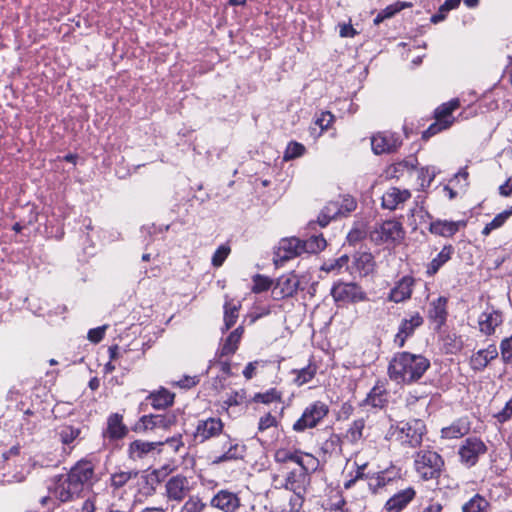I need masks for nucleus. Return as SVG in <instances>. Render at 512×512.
Instances as JSON below:
<instances>
[{
	"instance_id": "obj_1",
	"label": "nucleus",
	"mask_w": 512,
	"mask_h": 512,
	"mask_svg": "<svg viewBox=\"0 0 512 512\" xmlns=\"http://www.w3.org/2000/svg\"><path fill=\"white\" fill-rule=\"evenodd\" d=\"M430 366V360L422 354L398 352L389 362L388 376L397 384L410 385L421 379Z\"/></svg>"
},
{
	"instance_id": "obj_2",
	"label": "nucleus",
	"mask_w": 512,
	"mask_h": 512,
	"mask_svg": "<svg viewBox=\"0 0 512 512\" xmlns=\"http://www.w3.org/2000/svg\"><path fill=\"white\" fill-rule=\"evenodd\" d=\"M325 247L326 240L322 235H314L307 240H301L297 237L283 238L279 241L274 253V263L277 266L282 265L303 253H317Z\"/></svg>"
},
{
	"instance_id": "obj_3",
	"label": "nucleus",
	"mask_w": 512,
	"mask_h": 512,
	"mask_svg": "<svg viewBox=\"0 0 512 512\" xmlns=\"http://www.w3.org/2000/svg\"><path fill=\"white\" fill-rule=\"evenodd\" d=\"M426 432V425L420 419H410L400 422L390 429L391 437H394L402 446L415 448L420 446Z\"/></svg>"
},
{
	"instance_id": "obj_4",
	"label": "nucleus",
	"mask_w": 512,
	"mask_h": 512,
	"mask_svg": "<svg viewBox=\"0 0 512 512\" xmlns=\"http://www.w3.org/2000/svg\"><path fill=\"white\" fill-rule=\"evenodd\" d=\"M443 465L442 457L435 451L420 450L415 455V470L423 480L439 477Z\"/></svg>"
},
{
	"instance_id": "obj_5",
	"label": "nucleus",
	"mask_w": 512,
	"mask_h": 512,
	"mask_svg": "<svg viewBox=\"0 0 512 512\" xmlns=\"http://www.w3.org/2000/svg\"><path fill=\"white\" fill-rule=\"evenodd\" d=\"M329 414V406L320 400L310 403L303 411L301 417L293 424L295 432H304L318 426Z\"/></svg>"
},
{
	"instance_id": "obj_6",
	"label": "nucleus",
	"mask_w": 512,
	"mask_h": 512,
	"mask_svg": "<svg viewBox=\"0 0 512 512\" xmlns=\"http://www.w3.org/2000/svg\"><path fill=\"white\" fill-rule=\"evenodd\" d=\"M67 474L82 493L85 490H90L98 481L95 466L89 460L78 461Z\"/></svg>"
},
{
	"instance_id": "obj_7",
	"label": "nucleus",
	"mask_w": 512,
	"mask_h": 512,
	"mask_svg": "<svg viewBox=\"0 0 512 512\" xmlns=\"http://www.w3.org/2000/svg\"><path fill=\"white\" fill-rule=\"evenodd\" d=\"M487 451V446L478 437L472 436L466 438L459 447V457L463 464L468 467L474 466L481 455Z\"/></svg>"
},
{
	"instance_id": "obj_8",
	"label": "nucleus",
	"mask_w": 512,
	"mask_h": 512,
	"mask_svg": "<svg viewBox=\"0 0 512 512\" xmlns=\"http://www.w3.org/2000/svg\"><path fill=\"white\" fill-rule=\"evenodd\" d=\"M331 295L336 302L355 303L364 301L366 293L354 282H338L331 288Z\"/></svg>"
},
{
	"instance_id": "obj_9",
	"label": "nucleus",
	"mask_w": 512,
	"mask_h": 512,
	"mask_svg": "<svg viewBox=\"0 0 512 512\" xmlns=\"http://www.w3.org/2000/svg\"><path fill=\"white\" fill-rule=\"evenodd\" d=\"M50 490L52 495L61 502L72 501L82 494L68 474L55 477L54 485Z\"/></svg>"
},
{
	"instance_id": "obj_10",
	"label": "nucleus",
	"mask_w": 512,
	"mask_h": 512,
	"mask_svg": "<svg viewBox=\"0 0 512 512\" xmlns=\"http://www.w3.org/2000/svg\"><path fill=\"white\" fill-rule=\"evenodd\" d=\"M190 490L188 478L180 474L170 477L165 483V496L170 502H182Z\"/></svg>"
},
{
	"instance_id": "obj_11",
	"label": "nucleus",
	"mask_w": 512,
	"mask_h": 512,
	"mask_svg": "<svg viewBox=\"0 0 512 512\" xmlns=\"http://www.w3.org/2000/svg\"><path fill=\"white\" fill-rule=\"evenodd\" d=\"M174 438H167L165 441L149 442L143 440H135L129 445V456L133 460L144 459L150 455L159 454L161 446L165 443H174Z\"/></svg>"
},
{
	"instance_id": "obj_12",
	"label": "nucleus",
	"mask_w": 512,
	"mask_h": 512,
	"mask_svg": "<svg viewBox=\"0 0 512 512\" xmlns=\"http://www.w3.org/2000/svg\"><path fill=\"white\" fill-rule=\"evenodd\" d=\"M223 427L224 424L220 418L210 417L199 420L193 433L194 441L203 443L214 438L222 433Z\"/></svg>"
},
{
	"instance_id": "obj_13",
	"label": "nucleus",
	"mask_w": 512,
	"mask_h": 512,
	"mask_svg": "<svg viewBox=\"0 0 512 512\" xmlns=\"http://www.w3.org/2000/svg\"><path fill=\"white\" fill-rule=\"evenodd\" d=\"M401 144L400 136L393 132H379L371 138L372 150L377 155L395 152Z\"/></svg>"
},
{
	"instance_id": "obj_14",
	"label": "nucleus",
	"mask_w": 512,
	"mask_h": 512,
	"mask_svg": "<svg viewBox=\"0 0 512 512\" xmlns=\"http://www.w3.org/2000/svg\"><path fill=\"white\" fill-rule=\"evenodd\" d=\"M503 322V314L501 311L495 309L493 306H488L479 316L478 325L479 330L486 336H491L495 333L496 327L500 326Z\"/></svg>"
},
{
	"instance_id": "obj_15",
	"label": "nucleus",
	"mask_w": 512,
	"mask_h": 512,
	"mask_svg": "<svg viewBox=\"0 0 512 512\" xmlns=\"http://www.w3.org/2000/svg\"><path fill=\"white\" fill-rule=\"evenodd\" d=\"M447 305L448 298L444 296H439L429 303L427 317L435 325L436 330H440L447 321Z\"/></svg>"
},
{
	"instance_id": "obj_16",
	"label": "nucleus",
	"mask_w": 512,
	"mask_h": 512,
	"mask_svg": "<svg viewBox=\"0 0 512 512\" xmlns=\"http://www.w3.org/2000/svg\"><path fill=\"white\" fill-rule=\"evenodd\" d=\"M423 322V317L418 312L413 313L409 318H404L399 325L398 333L395 335V344L403 347L407 338L411 337Z\"/></svg>"
},
{
	"instance_id": "obj_17",
	"label": "nucleus",
	"mask_w": 512,
	"mask_h": 512,
	"mask_svg": "<svg viewBox=\"0 0 512 512\" xmlns=\"http://www.w3.org/2000/svg\"><path fill=\"white\" fill-rule=\"evenodd\" d=\"M210 505L223 512H236L240 507V499L237 494L223 489L212 497Z\"/></svg>"
},
{
	"instance_id": "obj_18",
	"label": "nucleus",
	"mask_w": 512,
	"mask_h": 512,
	"mask_svg": "<svg viewBox=\"0 0 512 512\" xmlns=\"http://www.w3.org/2000/svg\"><path fill=\"white\" fill-rule=\"evenodd\" d=\"M298 285L299 281L295 275H282L272 288L273 298L281 300L293 296L297 292Z\"/></svg>"
},
{
	"instance_id": "obj_19",
	"label": "nucleus",
	"mask_w": 512,
	"mask_h": 512,
	"mask_svg": "<svg viewBox=\"0 0 512 512\" xmlns=\"http://www.w3.org/2000/svg\"><path fill=\"white\" fill-rule=\"evenodd\" d=\"M308 484L309 477L306 475L305 471L293 470L287 474L284 483H281L280 487L292 491L293 494L299 495L306 493Z\"/></svg>"
},
{
	"instance_id": "obj_20",
	"label": "nucleus",
	"mask_w": 512,
	"mask_h": 512,
	"mask_svg": "<svg viewBox=\"0 0 512 512\" xmlns=\"http://www.w3.org/2000/svg\"><path fill=\"white\" fill-rule=\"evenodd\" d=\"M415 280L412 276L402 277L391 289L389 293V300L395 303L403 302L410 299L413 291Z\"/></svg>"
},
{
	"instance_id": "obj_21",
	"label": "nucleus",
	"mask_w": 512,
	"mask_h": 512,
	"mask_svg": "<svg viewBox=\"0 0 512 512\" xmlns=\"http://www.w3.org/2000/svg\"><path fill=\"white\" fill-rule=\"evenodd\" d=\"M410 197L411 193L409 190L391 187L382 196V206L385 209L395 210Z\"/></svg>"
},
{
	"instance_id": "obj_22",
	"label": "nucleus",
	"mask_w": 512,
	"mask_h": 512,
	"mask_svg": "<svg viewBox=\"0 0 512 512\" xmlns=\"http://www.w3.org/2000/svg\"><path fill=\"white\" fill-rule=\"evenodd\" d=\"M381 241H399L404 236V231L400 222L388 220L383 222L379 229L375 231Z\"/></svg>"
},
{
	"instance_id": "obj_23",
	"label": "nucleus",
	"mask_w": 512,
	"mask_h": 512,
	"mask_svg": "<svg viewBox=\"0 0 512 512\" xmlns=\"http://www.w3.org/2000/svg\"><path fill=\"white\" fill-rule=\"evenodd\" d=\"M497 356L498 350L494 344H491L472 355L470 359L471 368L474 371H482Z\"/></svg>"
},
{
	"instance_id": "obj_24",
	"label": "nucleus",
	"mask_w": 512,
	"mask_h": 512,
	"mask_svg": "<svg viewBox=\"0 0 512 512\" xmlns=\"http://www.w3.org/2000/svg\"><path fill=\"white\" fill-rule=\"evenodd\" d=\"M455 252L454 247L449 244L445 245L441 251L434 257L427 265H426V275L427 277H433L438 271L449 261L451 260L453 254Z\"/></svg>"
},
{
	"instance_id": "obj_25",
	"label": "nucleus",
	"mask_w": 512,
	"mask_h": 512,
	"mask_svg": "<svg viewBox=\"0 0 512 512\" xmlns=\"http://www.w3.org/2000/svg\"><path fill=\"white\" fill-rule=\"evenodd\" d=\"M414 496L415 491L412 488L404 489L386 502L385 509L388 512H400L412 501Z\"/></svg>"
},
{
	"instance_id": "obj_26",
	"label": "nucleus",
	"mask_w": 512,
	"mask_h": 512,
	"mask_svg": "<svg viewBox=\"0 0 512 512\" xmlns=\"http://www.w3.org/2000/svg\"><path fill=\"white\" fill-rule=\"evenodd\" d=\"M396 477L397 473L390 470H384L371 474V477H369L368 481L369 490L373 494H377L382 488L393 482Z\"/></svg>"
},
{
	"instance_id": "obj_27",
	"label": "nucleus",
	"mask_w": 512,
	"mask_h": 512,
	"mask_svg": "<svg viewBox=\"0 0 512 512\" xmlns=\"http://www.w3.org/2000/svg\"><path fill=\"white\" fill-rule=\"evenodd\" d=\"M243 332V326H239L227 336L219 348L220 357L232 355L237 351Z\"/></svg>"
},
{
	"instance_id": "obj_28",
	"label": "nucleus",
	"mask_w": 512,
	"mask_h": 512,
	"mask_svg": "<svg viewBox=\"0 0 512 512\" xmlns=\"http://www.w3.org/2000/svg\"><path fill=\"white\" fill-rule=\"evenodd\" d=\"M122 416L120 414H112L108 418L107 422V430L105 432V436L110 439H121L123 438L128 430L127 427L122 422Z\"/></svg>"
},
{
	"instance_id": "obj_29",
	"label": "nucleus",
	"mask_w": 512,
	"mask_h": 512,
	"mask_svg": "<svg viewBox=\"0 0 512 512\" xmlns=\"http://www.w3.org/2000/svg\"><path fill=\"white\" fill-rule=\"evenodd\" d=\"M464 222L458 221H441L437 220L435 222H432L430 224V232L436 235L444 236V237H451L453 236L461 226H464Z\"/></svg>"
},
{
	"instance_id": "obj_30",
	"label": "nucleus",
	"mask_w": 512,
	"mask_h": 512,
	"mask_svg": "<svg viewBox=\"0 0 512 512\" xmlns=\"http://www.w3.org/2000/svg\"><path fill=\"white\" fill-rule=\"evenodd\" d=\"M147 401L150 402L154 409H165L173 404L174 394L167 389L162 388L159 391L151 393L147 397Z\"/></svg>"
},
{
	"instance_id": "obj_31",
	"label": "nucleus",
	"mask_w": 512,
	"mask_h": 512,
	"mask_svg": "<svg viewBox=\"0 0 512 512\" xmlns=\"http://www.w3.org/2000/svg\"><path fill=\"white\" fill-rule=\"evenodd\" d=\"M340 216H343L340 202L331 201L322 209L317 221L321 227H325L332 219H336Z\"/></svg>"
},
{
	"instance_id": "obj_32",
	"label": "nucleus",
	"mask_w": 512,
	"mask_h": 512,
	"mask_svg": "<svg viewBox=\"0 0 512 512\" xmlns=\"http://www.w3.org/2000/svg\"><path fill=\"white\" fill-rule=\"evenodd\" d=\"M366 404L374 408H383L387 402V392L383 385H375L365 399Z\"/></svg>"
},
{
	"instance_id": "obj_33",
	"label": "nucleus",
	"mask_w": 512,
	"mask_h": 512,
	"mask_svg": "<svg viewBox=\"0 0 512 512\" xmlns=\"http://www.w3.org/2000/svg\"><path fill=\"white\" fill-rule=\"evenodd\" d=\"M470 430L464 421H457L441 430V436L445 439H457L466 435Z\"/></svg>"
},
{
	"instance_id": "obj_34",
	"label": "nucleus",
	"mask_w": 512,
	"mask_h": 512,
	"mask_svg": "<svg viewBox=\"0 0 512 512\" xmlns=\"http://www.w3.org/2000/svg\"><path fill=\"white\" fill-rule=\"evenodd\" d=\"M460 106L458 99H452L447 103H443L435 110V119L446 120L449 122V126L453 124L454 118L452 117L453 111Z\"/></svg>"
},
{
	"instance_id": "obj_35",
	"label": "nucleus",
	"mask_w": 512,
	"mask_h": 512,
	"mask_svg": "<svg viewBox=\"0 0 512 512\" xmlns=\"http://www.w3.org/2000/svg\"><path fill=\"white\" fill-rule=\"evenodd\" d=\"M296 377L293 379V382L297 386H302L308 382H310L317 373V366L314 363H309L306 367L301 369H295L292 371Z\"/></svg>"
},
{
	"instance_id": "obj_36",
	"label": "nucleus",
	"mask_w": 512,
	"mask_h": 512,
	"mask_svg": "<svg viewBox=\"0 0 512 512\" xmlns=\"http://www.w3.org/2000/svg\"><path fill=\"white\" fill-rule=\"evenodd\" d=\"M241 305L233 300L226 301L224 304V330H229L238 319V312Z\"/></svg>"
},
{
	"instance_id": "obj_37",
	"label": "nucleus",
	"mask_w": 512,
	"mask_h": 512,
	"mask_svg": "<svg viewBox=\"0 0 512 512\" xmlns=\"http://www.w3.org/2000/svg\"><path fill=\"white\" fill-rule=\"evenodd\" d=\"M489 506L490 504L484 496L475 494L462 506V512H487Z\"/></svg>"
},
{
	"instance_id": "obj_38",
	"label": "nucleus",
	"mask_w": 512,
	"mask_h": 512,
	"mask_svg": "<svg viewBox=\"0 0 512 512\" xmlns=\"http://www.w3.org/2000/svg\"><path fill=\"white\" fill-rule=\"evenodd\" d=\"M81 430L71 425H62L58 428L57 434L63 445L70 446L80 436Z\"/></svg>"
},
{
	"instance_id": "obj_39",
	"label": "nucleus",
	"mask_w": 512,
	"mask_h": 512,
	"mask_svg": "<svg viewBox=\"0 0 512 512\" xmlns=\"http://www.w3.org/2000/svg\"><path fill=\"white\" fill-rule=\"evenodd\" d=\"M365 428V420L363 418L354 420L348 430L346 431L345 437L353 444L359 442L363 438V431Z\"/></svg>"
},
{
	"instance_id": "obj_40",
	"label": "nucleus",
	"mask_w": 512,
	"mask_h": 512,
	"mask_svg": "<svg viewBox=\"0 0 512 512\" xmlns=\"http://www.w3.org/2000/svg\"><path fill=\"white\" fill-rule=\"evenodd\" d=\"M461 0H446L438 9L437 13H435L430 21L434 24H437L439 22H442L447 14L449 13V11L453 10V9H456L459 4H460Z\"/></svg>"
},
{
	"instance_id": "obj_41",
	"label": "nucleus",
	"mask_w": 512,
	"mask_h": 512,
	"mask_svg": "<svg viewBox=\"0 0 512 512\" xmlns=\"http://www.w3.org/2000/svg\"><path fill=\"white\" fill-rule=\"evenodd\" d=\"M227 443L229 444L228 449L220 456H218L213 462L222 463L229 460H234L242 457V451L238 444H232L230 437L227 436Z\"/></svg>"
},
{
	"instance_id": "obj_42",
	"label": "nucleus",
	"mask_w": 512,
	"mask_h": 512,
	"mask_svg": "<svg viewBox=\"0 0 512 512\" xmlns=\"http://www.w3.org/2000/svg\"><path fill=\"white\" fill-rule=\"evenodd\" d=\"M137 475V471H121L114 473L111 476V486L115 489H119L123 487L132 478H136Z\"/></svg>"
},
{
	"instance_id": "obj_43",
	"label": "nucleus",
	"mask_w": 512,
	"mask_h": 512,
	"mask_svg": "<svg viewBox=\"0 0 512 512\" xmlns=\"http://www.w3.org/2000/svg\"><path fill=\"white\" fill-rule=\"evenodd\" d=\"M437 173L438 171L434 166H427L420 169L418 179L423 190L430 186Z\"/></svg>"
},
{
	"instance_id": "obj_44",
	"label": "nucleus",
	"mask_w": 512,
	"mask_h": 512,
	"mask_svg": "<svg viewBox=\"0 0 512 512\" xmlns=\"http://www.w3.org/2000/svg\"><path fill=\"white\" fill-rule=\"evenodd\" d=\"M303 455L304 454L300 451L289 452L286 450H279L275 454V460L281 463L291 461L300 465V463L302 462Z\"/></svg>"
},
{
	"instance_id": "obj_45",
	"label": "nucleus",
	"mask_w": 512,
	"mask_h": 512,
	"mask_svg": "<svg viewBox=\"0 0 512 512\" xmlns=\"http://www.w3.org/2000/svg\"><path fill=\"white\" fill-rule=\"evenodd\" d=\"M253 286L252 292L254 293H262L264 291L269 290L272 287L273 281L264 275L256 274L253 276Z\"/></svg>"
},
{
	"instance_id": "obj_46",
	"label": "nucleus",
	"mask_w": 512,
	"mask_h": 512,
	"mask_svg": "<svg viewBox=\"0 0 512 512\" xmlns=\"http://www.w3.org/2000/svg\"><path fill=\"white\" fill-rule=\"evenodd\" d=\"M449 122L446 120H437L435 119V122L432 123L425 131L422 133L423 139H429L430 137L436 135L437 133L448 129Z\"/></svg>"
},
{
	"instance_id": "obj_47",
	"label": "nucleus",
	"mask_w": 512,
	"mask_h": 512,
	"mask_svg": "<svg viewBox=\"0 0 512 512\" xmlns=\"http://www.w3.org/2000/svg\"><path fill=\"white\" fill-rule=\"evenodd\" d=\"M305 152V146L298 142H290L284 153V160H292L302 156Z\"/></svg>"
},
{
	"instance_id": "obj_48",
	"label": "nucleus",
	"mask_w": 512,
	"mask_h": 512,
	"mask_svg": "<svg viewBox=\"0 0 512 512\" xmlns=\"http://www.w3.org/2000/svg\"><path fill=\"white\" fill-rule=\"evenodd\" d=\"M206 504L198 496H190L183 505L181 512H202Z\"/></svg>"
},
{
	"instance_id": "obj_49",
	"label": "nucleus",
	"mask_w": 512,
	"mask_h": 512,
	"mask_svg": "<svg viewBox=\"0 0 512 512\" xmlns=\"http://www.w3.org/2000/svg\"><path fill=\"white\" fill-rule=\"evenodd\" d=\"M500 352L502 361L505 364H512V335L501 341Z\"/></svg>"
},
{
	"instance_id": "obj_50",
	"label": "nucleus",
	"mask_w": 512,
	"mask_h": 512,
	"mask_svg": "<svg viewBox=\"0 0 512 512\" xmlns=\"http://www.w3.org/2000/svg\"><path fill=\"white\" fill-rule=\"evenodd\" d=\"M253 400L255 402L268 404V403H272L274 401H280L281 394L278 391H276L275 389H270V390L266 391L265 393L255 394Z\"/></svg>"
},
{
	"instance_id": "obj_51",
	"label": "nucleus",
	"mask_w": 512,
	"mask_h": 512,
	"mask_svg": "<svg viewBox=\"0 0 512 512\" xmlns=\"http://www.w3.org/2000/svg\"><path fill=\"white\" fill-rule=\"evenodd\" d=\"M412 7V3L405 2V1H397L386 8H384L382 11L383 16L386 17V19L392 18L395 14L400 12L401 10L405 8Z\"/></svg>"
},
{
	"instance_id": "obj_52",
	"label": "nucleus",
	"mask_w": 512,
	"mask_h": 512,
	"mask_svg": "<svg viewBox=\"0 0 512 512\" xmlns=\"http://www.w3.org/2000/svg\"><path fill=\"white\" fill-rule=\"evenodd\" d=\"M156 424L157 428L169 429L177 422V416L174 413L157 414Z\"/></svg>"
},
{
	"instance_id": "obj_53",
	"label": "nucleus",
	"mask_w": 512,
	"mask_h": 512,
	"mask_svg": "<svg viewBox=\"0 0 512 512\" xmlns=\"http://www.w3.org/2000/svg\"><path fill=\"white\" fill-rule=\"evenodd\" d=\"M230 247L228 245H221L217 248L212 256V265L214 267H220L230 254Z\"/></svg>"
},
{
	"instance_id": "obj_54",
	"label": "nucleus",
	"mask_w": 512,
	"mask_h": 512,
	"mask_svg": "<svg viewBox=\"0 0 512 512\" xmlns=\"http://www.w3.org/2000/svg\"><path fill=\"white\" fill-rule=\"evenodd\" d=\"M246 400H247L246 391L241 389L239 391H234V392L230 393L227 396V399L224 401V404L229 407L230 406H238V405L245 403Z\"/></svg>"
},
{
	"instance_id": "obj_55",
	"label": "nucleus",
	"mask_w": 512,
	"mask_h": 512,
	"mask_svg": "<svg viewBox=\"0 0 512 512\" xmlns=\"http://www.w3.org/2000/svg\"><path fill=\"white\" fill-rule=\"evenodd\" d=\"M322 450L328 453H334L341 450V439L337 434H332L322 446Z\"/></svg>"
},
{
	"instance_id": "obj_56",
	"label": "nucleus",
	"mask_w": 512,
	"mask_h": 512,
	"mask_svg": "<svg viewBox=\"0 0 512 512\" xmlns=\"http://www.w3.org/2000/svg\"><path fill=\"white\" fill-rule=\"evenodd\" d=\"M299 466V471H305L306 475L308 476L309 472L316 470L318 466V460L311 454L305 453Z\"/></svg>"
},
{
	"instance_id": "obj_57",
	"label": "nucleus",
	"mask_w": 512,
	"mask_h": 512,
	"mask_svg": "<svg viewBox=\"0 0 512 512\" xmlns=\"http://www.w3.org/2000/svg\"><path fill=\"white\" fill-rule=\"evenodd\" d=\"M157 415H153V414H150V415H144L140 418L139 420V423L136 427L137 430H152V429H155L157 428V424H156V418Z\"/></svg>"
},
{
	"instance_id": "obj_58",
	"label": "nucleus",
	"mask_w": 512,
	"mask_h": 512,
	"mask_svg": "<svg viewBox=\"0 0 512 512\" xmlns=\"http://www.w3.org/2000/svg\"><path fill=\"white\" fill-rule=\"evenodd\" d=\"M334 119L335 117L331 112H321L320 116L316 118L315 124L318 125L321 130H326L333 123Z\"/></svg>"
},
{
	"instance_id": "obj_59",
	"label": "nucleus",
	"mask_w": 512,
	"mask_h": 512,
	"mask_svg": "<svg viewBox=\"0 0 512 512\" xmlns=\"http://www.w3.org/2000/svg\"><path fill=\"white\" fill-rule=\"evenodd\" d=\"M277 425V420L275 416H273L271 413H267L264 416H262L258 423V430L260 432H263L271 427H274Z\"/></svg>"
},
{
	"instance_id": "obj_60",
	"label": "nucleus",
	"mask_w": 512,
	"mask_h": 512,
	"mask_svg": "<svg viewBox=\"0 0 512 512\" xmlns=\"http://www.w3.org/2000/svg\"><path fill=\"white\" fill-rule=\"evenodd\" d=\"M495 417L500 423L507 422L512 418V398L506 402L503 409Z\"/></svg>"
},
{
	"instance_id": "obj_61",
	"label": "nucleus",
	"mask_w": 512,
	"mask_h": 512,
	"mask_svg": "<svg viewBox=\"0 0 512 512\" xmlns=\"http://www.w3.org/2000/svg\"><path fill=\"white\" fill-rule=\"evenodd\" d=\"M106 326L97 327L88 331L87 338L92 343H99L105 335Z\"/></svg>"
},
{
	"instance_id": "obj_62",
	"label": "nucleus",
	"mask_w": 512,
	"mask_h": 512,
	"mask_svg": "<svg viewBox=\"0 0 512 512\" xmlns=\"http://www.w3.org/2000/svg\"><path fill=\"white\" fill-rule=\"evenodd\" d=\"M348 256L343 255L340 258L336 259L333 263H326L323 266V270L330 272L334 270H340L342 267L346 266L348 263Z\"/></svg>"
},
{
	"instance_id": "obj_63",
	"label": "nucleus",
	"mask_w": 512,
	"mask_h": 512,
	"mask_svg": "<svg viewBox=\"0 0 512 512\" xmlns=\"http://www.w3.org/2000/svg\"><path fill=\"white\" fill-rule=\"evenodd\" d=\"M305 494H294L289 500V512H300L304 503Z\"/></svg>"
},
{
	"instance_id": "obj_64",
	"label": "nucleus",
	"mask_w": 512,
	"mask_h": 512,
	"mask_svg": "<svg viewBox=\"0 0 512 512\" xmlns=\"http://www.w3.org/2000/svg\"><path fill=\"white\" fill-rule=\"evenodd\" d=\"M511 215H512V209L505 210V211L499 213L498 215H496L494 217V219L491 222H489L490 226H492L494 229L501 227Z\"/></svg>"
}]
</instances>
